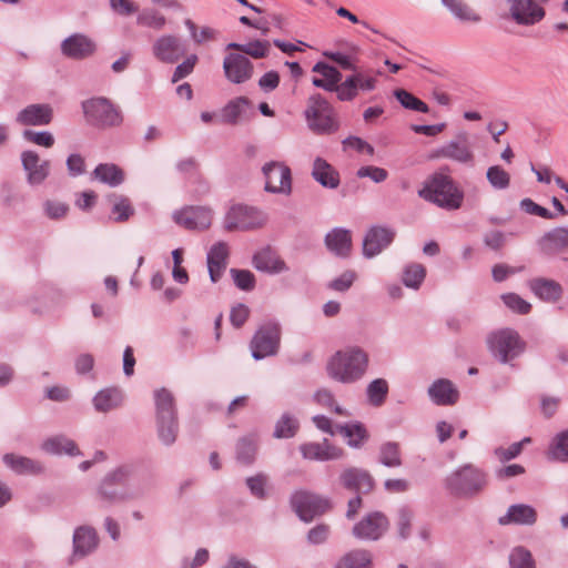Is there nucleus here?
Listing matches in <instances>:
<instances>
[{"label":"nucleus","instance_id":"obj_1","mask_svg":"<svg viewBox=\"0 0 568 568\" xmlns=\"http://www.w3.org/2000/svg\"><path fill=\"white\" fill-rule=\"evenodd\" d=\"M134 464H122L106 473L94 490V501L101 510H108L116 504L143 498L149 484L135 477Z\"/></svg>","mask_w":568,"mask_h":568},{"label":"nucleus","instance_id":"obj_2","mask_svg":"<svg viewBox=\"0 0 568 568\" xmlns=\"http://www.w3.org/2000/svg\"><path fill=\"white\" fill-rule=\"evenodd\" d=\"M369 367L368 353L356 345L335 352L325 366L327 376L341 384H355L364 378Z\"/></svg>","mask_w":568,"mask_h":568},{"label":"nucleus","instance_id":"obj_3","mask_svg":"<svg viewBox=\"0 0 568 568\" xmlns=\"http://www.w3.org/2000/svg\"><path fill=\"white\" fill-rule=\"evenodd\" d=\"M155 406V432L161 445L173 446L179 437L180 424L174 395L162 387L153 393Z\"/></svg>","mask_w":568,"mask_h":568},{"label":"nucleus","instance_id":"obj_4","mask_svg":"<svg viewBox=\"0 0 568 568\" xmlns=\"http://www.w3.org/2000/svg\"><path fill=\"white\" fill-rule=\"evenodd\" d=\"M419 197L446 210H457L462 206L464 193L454 180L442 172L428 178L418 191Z\"/></svg>","mask_w":568,"mask_h":568},{"label":"nucleus","instance_id":"obj_5","mask_svg":"<svg viewBox=\"0 0 568 568\" xmlns=\"http://www.w3.org/2000/svg\"><path fill=\"white\" fill-rule=\"evenodd\" d=\"M487 474L473 464H465L445 478V487L456 497L473 498L487 486Z\"/></svg>","mask_w":568,"mask_h":568},{"label":"nucleus","instance_id":"obj_6","mask_svg":"<svg viewBox=\"0 0 568 568\" xmlns=\"http://www.w3.org/2000/svg\"><path fill=\"white\" fill-rule=\"evenodd\" d=\"M85 121L99 130L118 128L123 123L120 108L105 97H93L82 101Z\"/></svg>","mask_w":568,"mask_h":568},{"label":"nucleus","instance_id":"obj_7","mask_svg":"<svg viewBox=\"0 0 568 568\" xmlns=\"http://www.w3.org/2000/svg\"><path fill=\"white\" fill-rule=\"evenodd\" d=\"M304 115L308 129L316 134H331L338 129L335 109L320 93L307 99Z\"/></svg>","mask_w":568,"mask_h":568},{"label":"nucleus","instance_id":"obj_8","mask_svg":"<svg viewBox=\"0 0 568 568\" xmlns=\"http://www.w3.org/2000/svg\"><path fill=\"white\" fill-rule=\"evenodd\" d=\"M486 342L493 357L501 364L510 363L526 348V343L518 332L509 327L489 333Z\"/></svg>","mask_w":568,"mask_h":568},{"label":"nucleus","instance_id":"obj_9","mask_svg":"<svg viewBox=\"0 0 568 568\" xmlns=\"http://www.w3.org/2000/svg\"><path fill=\"white\" fill-rule=\"evenodd\" d=\"M282 328L278 322L268 321L262 324L253 335L250 348L252 357L261 361L278 353Z\"/></svg>","mask_w":568,"mask_h":568},{"label":"nucleus","instance_id":"obj_10","mask_svg":"<svg viewBox=\"0 0 568 568\" xmlns=\"http://www.w3.org/2000/svg\"><path fill=\"white\" fill-rule=\"evenodd\" d=\"M267 222V215L254 207L244 204H236L230 207L224 216V229L226 231H251L260 229Z\"/></svg>","mask_w":568,"mask_h":568},{"label":"nucleus","instance_id":"obj_11","mask_svg":"<svg viewBox=\"0 0 568 568\" xmlns=\"http://www.w3.org/2000/svg\"><path fill=\"white\" fill-rule=\"evenodd\" d=\"M100 546V536L91 525H80L72 534V550L67 558L68 566H74L92 556Z\"/></svg>","mask_w":568,"mask_h":568},{"label":"nucleus","instance_id":"obj_12","mask_svg":"<svg viewBox=\"0 0 568 568\" xmlns=\"http://www.w3.org/2000/svg\"><path fill=\"white\" fill-rule=\"evenodd\" d=\"M291 505L297 516L306 523L331 508V503L327 498L307 490H297L292 494Z\"/></svg>","mask_w":568,"mask_h":568},{"label":"nucleus","instance_id":"obj_13","mask_svg":"<svg viewBox=\"0 0 568 568\" xmlns=\"http://www.w3.org/2000/svg\"><path fill=\"white\" fill-rule=\"evenodd\" d=\"M265 180L264 190L273 194L290 195L292 193L291 169L282 162L271 161L262 166Z\"/></svg>","mask_w":568,"mask_h":568},{"label":"nucleus","instance_id":"obj_14","mask_svg":"<svg viewBox=\"0 0 568 568\" xmlns=\"http://www.w3.org/2000/svg\"><path fill=\"white\" fill-rule=\"evenodd\" d=\"M153 57L166 64H174L186 54L185 41L175 34H162L152 44Z\"/></svg>","mask_w":568,"mask_h":568},{"label":"nucleus","instance_id":"obj_15","mask_svg":"<svg viewBox=\"0 0 568 568\" xmlns=\"http://www.w3.org/2000/svg\"><path fill=\"white\" fill-rule=\"evenodd\" d=\"M432 158H444L460 164L473 165L475 155L468 134L466 132L458 133L455 139L437 149Z\"/></svg>","mask_w":568,"mask_h":568},{"label":"nucleus","instance_id":"obj_16","mask_svg":"<svg viewBox=\"0 0 568 568\" xmlns=\"http://www.w3.org/2000/svg\"><path fill=\"white\" fill-rule=\"evenodd\" d=\"M388 518L381 511H373L354 525L352 534L359 540H378L388 529Z\"/></svg>","mask_w":568,"mask_h":568},{"label":"nucleus","instance_id":"obj_17","mask_svg":"<svg viewBox=\"0 0 568 568\" xmlns=\"http://www.w3.org/2000/svg\"><path fill=\"white\" fill-rule=\"evenodd\" d=\"M20 159L27 183L30 186L41 185L50 175L51 162L42 160L36 151L26 150L21 153Z\"/></svg>","mask_w":568,"mask_h":568},{"label":"nucleus","instance_id":"obj_18","mask_svg":"<svg viewBox=\"0 0 568 568\" xmlns=\"http://www.w3.org/2000/svg\"><path fill=\"white\" fill-rule=\"evenodd\" d=\"M223 71L231 83L241 84L253 77L254 67L244 54L229 53L223 60Z\"/></svg>","mask_w":568,"mask_h":568},{"label":"nucleus","instance_id":"obj_19","mask_svg":"<svg viewBox=\"0 0 568 568\" xmlns=\"http://www.w3.org/2000/svg\"><path fill=\"white\" fill-rule=\"evenodd\" d=\"M395 237V231L385 226L371 227L363 239V255L372 258L382 253Z\"/></svg>","mask_w":568,"mask_h":568},{"label":"nucleus","instance_id":"obj_20","mask_svg":"<svg viewBox=\"0 0 568 568\" xmlns=\"http://www.w3.org/2000/svg\"><path fill=\"white\" fill-rule=\"evenodd\" d=\"M53 119V108L48 103H32L21 109L16 122L22 126H44Z\"/></svg>","mask_w":568,"mask_h":568},{"label":"nucleus","instance_id":"obj_21","mask_svg":"<svg viewBox=\"0 0 568 568\" xmlns=\"http://www.w3.org/2000/svg\"><path fill=\"white\" fill-rule=\"evenodd\" d=\"M173 219L187 230H205L212 224V211L203 206H189L175 212Z\"/></svg>","mask_w":568,"mask_h":568},{"label":"nucleus","instance_id":"obj_22","mask_svg":"<svg viewBox=\"0 0 568 568\" xmlns=\"http://www.w3.org/2000/svg\"><path fill=\"white\" fill-rule=\"evenodd\" d=\"M511 18L521 26H532L545 17V10L532 0H508Z\"/></svg>","mask_w":568,"mask_h":568},{"label":"nucleus","instance_id":"obj_23","mask_svg":"<svg viewBox=\"0 0 568 568\" xmlns=\"http://www.w3.org/2000/svg\"><path fill=\"white\" fill-rule=\"evenodd\" d=\"M95 51L94 42L82 33H74L61 42V52L73 60H82Z\"/></svg>","mask_w":568,"mask_h":568},{"label":"nucleus","instance_id":"obj_24","mask_svg":"<svg viewBox=\"0 0 568 568\" xmlns=\"http://www.w3.org/2000/svg\"><path fill=\"white\" fill-rule=\"evenodd\" d=\"M229 255V245L223 241L214 243L209 250L206 255V263L210 280L213 283L219 282L224 271L226 270Z\"/></svg>","mask_w":568,"mask_h":568},{"label":"nucleus","instance_id":"obj_25","mask_svg":"<svg viewBox=\"0 0 568 568\" xmlns=\"http://www.w3.org/2000/svg\"><path fill=\"white\" fill-rule=\"evenodd\" d=\"M537 518V511L532 506L528 504H514L507 508L504 516L498 518V524L501 526H532L536 524Z\"/></svg>","mask_w":568,"mask_h":568},{"label":"nucleus","instance_id":"obj_26","mask_svg":"<svg viewBox=\"0 0 568 568\" xmlns=\"http://www.w3.org/2000/svg\"><path fill=\"white\" fill-rule=\"evenodd\" d=\"M252 264L257 271L272 275L288 271L286 263L270 246L257 251Z\"/></svg>","mask_w":568,"mask_h":568},{"label":"nucleus","instance_id":"obj_27","mask_svg":"<svg viewBox=\"0 0 568 568\" xmlns=\"http://www.w3.org/2000/svg\"><path fill=\"white\" fill-rule=\"evenodd\" d=\"M427 394L430 400L438 406H450L457 403L459 392L452 381L439 378L428 387Z\"/></svg>","mask_w":568,"mask_h":568},{"label":"nucleus","instance_id":"obj_28","mask_svg":"<svg viewBox=\"0 0 568 568\" xmlns=\"http://www.w3.org/2000/svg\"><path fill=\"white\" fill-rule=\"evenodd\" d=\"M326 248L337 257L346 258L352 251L351 231L344 227H335L324 239Z\"/></svg>","mask_w":568,"mask_h":568},{"label":"nucleus","instance_id":"obj_29","mask_svg":"<svg viewBox=\"0 0 568 568\" xmlns=\"http://www.w3.org/2000/svg\"><path fill=\"white\" fill-rule=\"evenodd\" d=\"M342 485L357 494H367L374 487V479L367 470L348 468L341 474Z\"/></svg>","mask_w":568,"mask_h":568},{"label":"nucleus","instance_id":"obj_30","mask_svg":"<svg viewBox=\"0 0 568 568\" xmlns=\"http://www.w3.org/2000/svg\"><path fill=\"white\" fill-rule=\"evenodd\" d=\"M303 458L308 460L326 462L338 459L342 450L332 446L327 439L323 443H305L300 446Z\"/></svg>","mask_w":568,"mask_h":568},{"label":"nucleus","instance_id":"obj_31","mask_svg":"<svg viewBox=\"0 0 568 568\" xmlns=\"http://www.w3.org/2000/svg\"><path fill=\"white\" fill-rule=\"evenodd\" d=\"M530 291L541 301L555 303L562 296V286L555 280L536 277L529 281Z\"/></svg>","mask_w":568,"mask_h":568},{"label":"nucleus","instance_id":"obj_32","mask_svg":"<svg viewBox=\"0 0 568 568\" xmlns=\"http://www.w3.org/2000/svg\"><path fill=\"white\" fill-rule=\"evenodd\" d=\"M538 246L547 255L566 250L568 247V229L560 226L550 230L538 240Z\"/></svg>","mask_w":568,"mask_h":568},{"label":"nucleus","instance_id":"obj_33","mask_svg":"<svg viewBox=\"0 0 568 568\" xmlns=\"http://www.w3.org/2000/svg\"><path fill=\"white\" fill-rule=\"evenodd\" d=\"M2 459L4 465L18 475H40L44 471L42 463L29 457L6 454Z\"/></svg>","mask_w":568,"mask_h":568},{"label":"nucleus","instance_id":"obj_34","mask_svg":"<svg viewBox=\"0 0 568 568\" xmlns=\"http://www.w3.org/2000/svg\"><path fill=\"white\" fill-rule=\"evenodd\" d=\"M374 556L372 551L364 548H356L341 556L333 568H373Z\"/></svg>","mask_w":568,"mask_h":568},{"label":"nucleus","instance_id":"obj_35","mask_svg":"<svg viewBox=\"0 0 568 568\" xmlns=\"http://www.w3.org/2000/svg\"><path fill=\"white\" fill-rule=\"evenodd\" d=\"M312 176L322 186L327 189H336L339 185L338 172L322 158L314 160Z\"/></svg>","mask_w":568,"mask_h":568},{"label":"nucleus","instance_id":"obj_36","mask_svg":"<svg viewBox=\"0 0 568 568\" xmlns=\"http://www.w3.org/2000/svg\"><path fill=\"white\" fill-rule=\"evenodd\" d=\"M41 449L50 455L78 456L81 454L77 444L64 435H57L45 439Z\"/></svg>","mask_w":568,"mask_h":568},{"label":"nucleus","instance_id":"obj_37","mask_svg":"<svg viewBox=\"0 0 568 568\" xmlns=\"http://www.w3.org/2000/svg\"><path fill=\"white\" fill-rule=\"evenodd\" d=\"M258 449V436L247 434L241 437L235 447L236 460L243 465H252L255 462Z\"/></svg>","mask_w":568,"mask_h":568},{"label":"nucleus","instance_id":"obj_38","mask_svg":"<svg viewBox=\"0 0 568 568\" xmlns=\"http://www.w3.org/2000/svg\"><path fill=\"white\" fill-rule=\"evenodd\" d=\"M123 402L122 392L119 388L110 387L101 389L93 397V406L100 413H108L121 406Z\"/></svg>","mask_w":568,"mask_h":568},{"label":"nucleus","instance_id":"obj_39","mask_svg":"<svg viewBox=\"0 0 568 568\" xmlns=\"http://www.w3.org/2000/svg\"><path fill=\"white\" fill-rule=\"evenodd\" d=\"M250 106V100L245 97H239L231 100L221 112V122L235 125L244 116L246 109Z\"/></svg>","mask_w":568,"mask_h":568},{"label":"nucleus","instance_id":"obj_40","mask_svg":"<svg viewBox=\"0 0 568 568\" xmlns=\"http://www.w3.org/2000/svg\"><path fill=\"white\" fill-rule=\"evenodd\" d=\"M93 178L112 187L118 186L124 181L123 171L113 163L99 164L93 171Z\"/></svg>","mask_w":568,"mask_h":568},{"label":"nucleus","instance_id":"obj_41","mask_svg":"<svg viewBox=\"0 0 568 568\" xmlns=\"http://www.w3.org/2000/svg\"><path fill=\"white\" fill-rule=\"evenodd\" d=\"M108 200L111 204L113 221L125 222L134 214V207L132 206L129 197L114 193L111 194Z\"/></svg>","mask_w":568,"mask_h":568},{"label":"nucleus","instance_id":"obj_42","mask_svg":"<svg viewBox=\"0 0 568 568\" xmlns=\"http://www.w3.org/2000/svg\"><path fill=\"white\" fill-rule=\"evenodd\" d=\"M300 429L297 418L291 413H283L276 420L273 437L276 439L293 438Z\"/></svg>","mask_w":568,"mask_h":568},{"label":"nucleus","instance_id":"obj_43","mask_svg":"<svg viewBox=\"0 0 568 568\" xmlns=\"http://www.w3.org/2000/svg\"><path fill=\"white\" fill-rule=\"evenodd\" d=\"M270 47L271 44L268 41L255 40L247 43L231 42L227 44L226 49L240 51L241 54H244L245 57L248 55L254 59H262L268 55Z\"/></svg>","mask_w":568,"mask_h":568},{"label":"nucleus","instance_id":"obj_44","mask_svg":"<svg viewBox=\"0 0 568 568\" xmlns=\"http://www.w3.org/2000/svg\"><path fill=\"white\" fill-rule=\"evenodd\" d=\"M389 386L386 379H373L366 387V397L372 406L379 407L386 400Z\"/></svg>","mask_w":568,"mask_h":568},{"label":"nucleus","instance_id":"obj_45","mask_svg":"<svg viewBox=\"0 0 568 568\" xmlns=\"http://www.w3.org/2000/svg\"><path fill=\"white\" fill-rule=\"evenodd\" d=\"M336 430L347 439L349 446L356 448L359 447L367 437L366 429L358 423L337 425Z\"/></svg>","mask_w":568,"mask_h":568},{"label":"nucleus","instance_id":"obj_46","mask_svg":"<svg viewBox=\"0 0 568 568\" xmlns=\"http://www.w3.org/2000/svg\"><path fill=\"white\" fill-rule=\"evenodd\" d=\"M378 460L382 465L395 468L402 466L399 445L395 442H386L379 448Z\"/></svg>","mask_w":568,"mask_h":568},{"label":"nucleus","instance_id":"obj_47","mask_svg":"<svg viewBox=\"0 0 568 568\" xmlns=\"http://www.w3.org/2000/svg\"><path fill=\"white\" fill-rule=\"evenodd\" d=\"M442 3L459 20L479 22L480 16L463 0H442Z\"/></svg>","mask_w":568,"mask_h":568},{"label":"nucleus","instance_id":"obj_48","mask_svg":"<svg viewBox=\"0 0 568 568\" xmlns=\"http://www.w3.org/2000/svg\"><path fill=\"white\" fill-rule=\"evenodd\" d=\"M414 517L415 513L409 506L403 505L397 509L396 528L399 538L406 540L410 537Z\"/></svg>","mask_w":568,"mask_h":568},{"label":"nucleus","instance_id":"obj_49","mask_svg":"<svg viewBox=\"0 0 568 568\" xmlns=\"http://www.w3.org/2000/svg\"><path fill=\"white\" fill-rule=\"evenodd\" d=\"M510 568H536V561L530 552L524 546L514 547L508 556Z\"/></svg>","mask_w":568,"mask_h":568},{"label":"nucleus","instance_id":"obj_50","mask_svg":"<svg viewBox=\"0 0 568 568\" xmlns=\"http://www.w3.org/2000/svg\"><path fill=\"white\" fill-rule=\"evenodd\" d=\"M426 270L422 264H409L403 271L402 281L406 287L417 290L424 282Z\"/></svg>","mask_w":568,"mask_h":568},{"label":"nucleus","instance_id":"obj_51","mask_svg":"<svg viewBox=\"0 0 568 568\" xmlns=\"http://www.w3.org/2000/svg\"><path fill=\"white\" fill-rule=\"evenodd\" d=\"M139 26L162 30L166 23L165 17L155 9H143L136 18Z\"/></svg>","mask_w":568,"mask_h":568},{"label":"nucleus","instance_id":"obj_52","mask_svg":"<svg viewBox=\"0 0 568 568\" xmlns=\"http://www.w3.org/2000/svg\"><path fill=\"white\" fill-rule=\"evenodd\" d=\"M394 95L405 109L418 111L422 113H427L429 111V108L425 102L417 99L404 89L395 90Z\"/></svg>","mask_w":568,"mask_h":568},{"label":"nucleus","instance_id":"obj_53","mask_svg":"<svg viewBox=\"0 0 568 568\" xmlns=\"http://www.w3.org/2000/svg\"><path fill=\"white\" fill-rule=\"evenodd\" d=\"M549 455L552 459L568 462V429L554 438L549 447Z\"/></svg>","mask_w":568,"mask_h":568},{"label":"nucleus","instance_id":"obj_54","mask_svg":"<svg viewBox=\"0 0 568 568\" xmlns=\"http://www.w3.org/2000/svg\"><path fill=\"white\" fill-rule=\"evenodd\" d=\"M230 274L235 286L245 292H251L255 288V275L248 270L231 268Z\"/></svg>","mask_w":568,"mask_h":568},{"label":"nucleus","instance_id":"obj_55","mask_svg":"<svg viewBox=\"0 0 568 568\" xmlns=\"http://www.w3.org/2000/svg\"><path fill=\"white\" fill-rule=\"evenodd\" d=\"M246 486L250 493L258 498L264 499L267 495L266 486L268 484V476L264 473H257L254 476H250L245 479Z\"/></svg>","mask_w":568,"mask_h":568},{"label":"nucleus","instance_id":"obj_56","mask_svg":"<svg viewBox=\"0 0 568 568\" xmlns=\"http://www.w3.org/2000/svg\"><path fill=\"white\" fill-rule=\"evenodd\" d=\"M486 178L496 190H505L510 183V175L499 165L488 168Z\"/></svg>","mask_w":568,"mask_h":568},{"label":"nucleus","instance_id":"obj_57","mask_svg":"<svg viewBox=\"0 0 568 568\" xmlns=\"http://www.w3.org/2000/svg\"><path fill=\"white\" fill-rule=\"evenodd\" d=\"M501 300L504 304L515 313L525 315L528 314L531 310V304L524 298H521L516 293H506L501 295Z\"/></svg>","mask_w":568,"mask_h":568},{"label":"nucleus","instance_id":"obj_58","mask_svg":"<svg viewBox=\"0 0 568 568\" xmlns=\"http://www.w3.org/2000/svg\"><path fill=\"white\" fill-rule=\"evenodd\" d=\"M335 92L337 99L342 102L353 101L358 95V90L352 75L346 77V79L337 85Z\"/></svg>","mask_w":568,"mask_h":568},{"label":"nucleus","instance_id":"obj_59","mask_svg":"<svg viewBox=\"0 0 568 568\" xmlns=\"http://www.w3.org/2000/svg\"><path fill=\"white\" fill-rule=\"evenodd\" d=\"M22 138L28 142H32L43 148H51L54 144V138L52 133L48 131L37 132L32 130H24L22 132Z\"/></svg>","mask_w":568,"mask_h":568},{"label":"nucleus","instance_id":"obj_60","mask_svg":"<svg viewBox=\"0 0 568 568\" xmlns=\"http://www.w3.org/2000/svg\"><path fill=\"white\" fill-rule=\"evenodd\" d=\"M197 60L199 58L196 54H190L182 63L178 64L172 75V83H176L190 75L194 70Z\"/></svg>","mask_w":568,"mask_h":568},{"label":"nucleus","instance_id":"obj_61","mask_svg":"<svg viewBox=\"0 0 568 568\" xmlns=\"http://www.w3.org/2000/svg\"><path fill=\"white\" fill-rule=\"evenodd\" d=\"M356 176L359 179L368 178L375 183H382L388 178V172L379 166L365 165L357 170Z\"/></svg>","mask_w":568,"mask_h":568},{"label":"nucleus","instance_id":"obj_62","mask_svg":"<svg viewBox=\"0 0 568 568\" xmlns=\"http://www.w3.org/2000/svg\"><path fill=\"white\" fill-rule=\"evenodd\" d=\"M520 205V209L526 212L527 214H530V215H537V216H540L542 219H546V220H552L555 219V214L551 213L549 210H547L546 207L535 203L529 197H526V199H523L519 203Z\"/></svg>","mask_w":568,"mask_h":568},{"label":"nucleus","instance_id":"obj_63","mask_svg":"<svg viewBox=\"0 0 568 568\" xmlns=\"http://www.w3.org/2000/svg\"><path fill=\"white\" fill-rule=\"evenodd\" d=\"M45 215L52 220H59L67 215L69 206L60 201L48 200L43 203Z\"/></svg>","mask_w":568,"mask_h":568},{"label":"nucleus","instance_id":"obj_64","mask_svg":"<svg viewBox=\"0 0 568 568\" xmlns=\"http://www.w3.org/2000/svg\"><path fill=\"white\" fill-rule=\"evenodd\" d=\"M356 278V273L354 271L347 270L342 273L338 277L334 278L328 287L336 292H345L347 291L354 283Z\"/></svg>","mask_w":568,"mask_h":568}]
</instances>
